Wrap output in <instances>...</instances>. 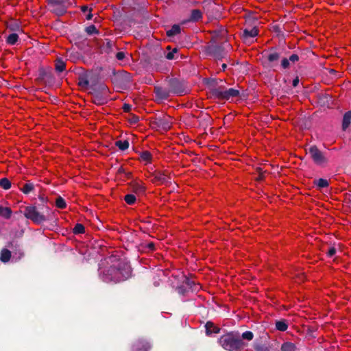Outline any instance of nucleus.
Returning a JSON list of instances; mask_svg holds the SVG:
<instances>
[{
	"mask_svg": "<svg viewBox=\"0 0 351 351\" xmlns=\"http://www.w3.org/2000/svg\"><path fill=\"white\" fill-rule=\"evenodd\" d=\"M110 267L105 271L104 280L119 282L127 279L131 274L130 266L123 260L111 256L108 258Z\"/></svg>",
	"mask_w": 351,
	"mask_h": 351,
	"instance_id": "1",
	"label": "nucleus"
},
{
	"mask_svg": "<svg viewBox=\"0 0 351 351\" xmlns=\"http://www.w3.org/2000/svg\"><path fill=\"white\" fill-rule=\"evenodd\" d=\"M219 344L228 351H240L245 344L232 332L222 335L219 339Z\"/></svg>",
	"mask_w": 351,
	"mask_h": 351,
	"instance_id": "2",
	"label": "nucleus"
},
{
	"mask_svg": "<svg viewBox=\"0 0 351 351\" xmlns=\"http://www.w3.org/2000/svg\"><path fill=\"white\" fill-rule=\"evenodd\" d=\"M212 95L219 100H229L239 97V91L234 88L226 89L223 87H219L212 90Z\"/></svg>",
	"mask_w": 351,
	"mask_h": 351,
	"instance_id": "3",
	"label": "nucleus"
},
{
	"mask_svg": "<svg viewBox=\"0 0 351 351\" xmlns=\"http://www.w3.org/2000/svg\"><path fill=\"white\" fill-rule=\"evenodd\" d=\"M24 215L34 223H40L45 221V216L40 214L35 206H27L24 211Z\"/></svg>",
	"mask_w": 351,
	"mask_h": 351,
	"instance_id": "4",
	"label": "nucleus"
},
{
	"mask_svg": "<svg viewBox=\"0 0 351 351\" xmlns=\"http://www.w3.org/2000/svg\"><path fill=\"white\" fill-rule=\"evenodd\" d=\"M309 154L313 161L318 165L324 163L326 160L323 154L315 146L309 148Z\"/></svg>",
	"mask_w": 351,
	"mask_h": 351,
	"instance_id": "5",
	"label": "nucleus"
},
{
	"mask_svg": "<svg viewBox=\"0 0 351 351\" xmlns=\"http://www.w3.org/2000/svg\"><path fill=\"white\" fill-rule=\"evenodd\" d=\"M151 347L149 343L145 340L136 341L133 346L132 351H149Z\"/></svg>",
	"mask_w": 351,
	"mask_h": 351,
	"instance_id": "6",
	"label": "nucleus"
},
{
	"mask_svg": "<svg viewBox=\"0 0 351 351\" xmlns=\"http://www.w3.org/2000/svg\"><path fill=\"white\" fill-rule=\"evenodd\" d=\"M131 187L136 193H143L145 191V186L141 180H135L132 182Z\"/></svg>",
	"mask_w": 351,
	"mask_h": 351,
	"instance_id": "7",
	"label": "nucleus"
},
{
	"mask_svg": "<svg viewBox=\"0 0 351 351\" xmlns=\"http://www.w3.org/2000/svg\"><path fill=\"white\" fill-rule=\"evenodd\" d=\"M139 159L141 162L147 165L152 162V156L149 152L145 151L141 153Z\"/></svg>",
	"mask_w": 351,
	"mask_h": 351,
	"instance_id": "8",
	"label": "nucleus"
},
{
	"mask_svg": "<svg viewBox=\"0 0 351 351\" xmlns=\"http://www.w3.org/2000/svg\"><path fill=\"white\" fill-rule=\"evenodd\" d=\"M205 327L207 335H210L212 333H218L219 332V328L211 322H208L206 324Z\"/></svg>",
	"mask_w": 351,
	"mask_h": 351,
	"instance_id": "9",
	"label": "nucleus"
},
{
	"mask_svg": "<svg viewBox=\"0 0 351 351\" xmlns=\"http://www.w3.org/2000/svg\"><path fill=\"white\" fill-rule=\"evenodd\" d=\"M202 17V12L199 10L195 9L191 11L189 21H197L199 19H201Z\"/></svg>",
	"mask_w": 351,
	"mask_h": 351,
	"instance_id": "10",
	"label": "nucleus"
},
{
	"mask_svg": "<svg viewBox=\"0 0 351 351\" xmlns=\"http://www.w3.org/2000/svg\"><path fill=\"white\" fill-rule=\"evenodd\" d=\"M11 258V252L8 249H3L1 252L0 260L2 262L6 263L10 261Z\"/></svg>",
	"mask_w": 351,
	"mask_h": 351,
	"instance_id": "11",
	"label": "nucleus"
},
{
	"mask_svg": "<svg viewBox=\"0 0 351 351\" xmlns=\"http://www.w3.org/2000/svg\"><path fill=\"white\" fill-rule=\"evenodd\" d=\"M258 29L256 27H252L251 29H245L244 30L245 37H255L258 35Z\"/></svg>",
	"mask_w": 351,
	"mask_h": 351,
	"instance_id": "12",
	"label": "nucleus"
},
{
	"mask_svg": "<svg viewBox=\"0 0 351 351\" xmlns=\"http://www.w3.org/2000/svg\"><path fill=\"white\" fill-rule=\"evenodd\" d=\"M350 122H351V112H347L343 116V123H342L343 129L346 130L350 125Z\"/></svg>",
	"mask_w": 351,
	"mask_h": 351,
	"instance_id": "13",
	"label": "nucleus"
},
{
	"mask_svg": "<svg viewBox=\"0 0 351 351\" xmlns=\"http://www.w3.org/2000/svg\"><path fill=\"white\" fill-rule=\"evenodd\" d=\"M115 145L121 151H125L129 147V142L127 140L117 141Z\"/></svg>",
	"mask_w": 351,
	"mask_h": 351,
	"instance_id": "14",
	"label": "nucleus"
},
{
	"mask_svg": "<svg viewBox=\"0 0 351 351\" xmlns=\"http://www.w3.org/2000/svg\"><path fill=\"white\" fill-rule=\"evenodd\" d=\"M12 215V210L8 207H3L0 206V215L6 218L9 219L11 217Z\"/></svg>",
	"mask_w": 351,
	"mask_h": 351,
	"instance_id": "15",
	"label": "nucleus"
},
{
	"mask_svg": "<svg viewBox=\"0 0 351 351\" xmlns=\"http://www.w3.org/2000/svg\"><path fill=\"white\" fill-rule=\"evenodd\" d=\"M180 32V27L178 25H174L167 32L168 36H173L178 34Z\"/></svg>",
	"mask_w": 351,
	"mask_h": 351,
	"instance_id": "16",
	"label": "nucleus"
},
{
	"mask_svg": "<svg viewBox=\"0 0 351 351\" xmlns=\"http://www.w3.org/2000/svg\"><path fill=\"white\" fill-rule=\"evenodd\" d=\"M281 350L282 351H295V346L292 343L287 342L282 345Z\"/></svg>",
	"mask_w": 351,
	"mask_h": 351,
	"instance_id": "17",
	"label": "nucleus"
},
{
	"mask_svg": "<svg viewBox=\"0 0 351 351\" xmlns=\"http://www.w3.org/2000/svg\"><path fill=\"white\" fill-rule=\"evenodd\" d=\"M19 36L16 34H10L7 38V43L10 45H14L18 40Z\"/></svg>",
	"mask_w": 351,
	"mask_h": 351,
	"instance_id": "18",
	"label": "nucleus"
},
{
	"mask_svg": "<svg viewBox=\"0 0 351 351\" xmlns=\"http://www.w3.org/2000/svg\"><path fill=\"white\" fill-rule=\"evenodd\" d=\"M55 66L56 70L60 72H62L65 69V63L60 59L56 60Z\"/></svg>",
	"mask_w": 351,
	"mask_h": 351,
	"instance_id": "19",
	"label": "nucleus"
},
{
	"mask_svg": "<svg viewBox=\"0 0 351 351\" xmlns=\"http://www.w3.org/2000/svg\"><path fill=\"white\" fill-rule=\"evenodd\" d=\"M56 206L58 208L64 209L66 207V204L62 197H58L56 200Z\"/></svg>",
	"mask_w": 351,
	"mask_h": 351,
	"instance_id": "20",
	"label": "nucleus"
},
{
	"mask_svg": "<svg viewBox=\"0 0 351 351\" xmlns=\"http://www.w3.org/2000/svg\"><path fill=\"white\" fill-rule=\"evenodd\" d=\"M0 186L3 189L8 190L11 187V182L7 178H3L0 180Z\"/></svg>",
	"mask_w": 351,
	"mask_h": 351,
	"instance_id": "21",
	"label": "nucleus"
},
{
	"mask_svg": "<svg viewBox=\"0 0 351 351\" xmlns=\"http://www.w3.org/2000/svg\"><path fill=\"white\" fill-rule=\"evenodd\" d=\"M276 328L280 331H285L287 329L288 326L285 322L278 321L276 323Z\"/></svg>",
	"mask_w": 351,
	"mask_h": 351,
	"instance_id": "22",
	"label": "nucleus"
},
{
	"mask_svg": "<svg viewBox=\"0 0 351 351\" xmlns=\"http://www.w3.org/2000/svg\"><path fill=\"white\" fill-rule=\"evenodd\" d=\"M85 232L84 226L81 223H77L73 228L75 234H82Z\"/></svg>",
	"mask_w": 351,
	"mask_h": 351,
	"instance_id": "23",
	"label": "nucleus"
},
{
	"mask_svg": "<svg viewBox=\"0 0 351 351\" xmlns=\"http://www.w3.org/2000/svg\"><path fill=\"white\" fill-rule=\"evenodd\" d=\"M124 199L127 204L132 205L135 202L136 197L134 195L128 194L125 196Z\"/></svg>",
	"mask_w": 351,
	"mask_h": 351,
	"instance_id": "24",
	"label": "nucleus"
},
{
	"mask_svg": "<svg viewBox=\"0 0 351 351\" xmlns=\"http://www.w3.org/2000/svg\"><path fill=\"white\" fill-rule=\"evenodd\" d=\"M317 185L320 188L327 187L329 185L328 180L320 178L317 181Z\"/></svg>",
	"mask_w": 351,
	"mask_h": 351,
	"instance_id": "25",
	"label": "nucleus"
},
{
	"mask_svg": "<svg viewBox=\"0 0 351 351\" xmlns=\"http://www.w3.org/2000/svg\"><path fill=\"white\" fill-rule=\"evenodd\" d=\"M34 189V186L32 184H25L23 188L21 189V191L27 194L30 193Z\"/></svg>",
	"mask_w": 351,
	"mask_h": 351,
	"instance_id": "26",
	"label": "nucleus"
},
{
	"mask_svg": "<svg viewBox=\"0 0 351 351\" xmlns=\"http://www.w3.org/2000/svg\"><path fill=\"white\" fill-rule=\"evenodd\" d=\"M241 337L243 339L251 341L254 337V335L251 331H245L242 334Z\"/></svg>",
	"mask_w": 351,
	"mask_h": 351,
	"instance_id": "27",
	"label": "nucleus"
},
{
	"mask_svg": "<svg viewBox=\"0 0 351 351\" xmlns=\"http://www.w3.org/2000/svg\"><path fill=\"white\" fill-rule=\"evenodd\" d=\"M86 32L88 34H93L97 33V30L95 25H90L86 27Z\"/></svg>",
	"mask_w": 351,
	"mask_h": 351,
	"instance_id": "28",
	"label": "nucleus"
},
{
	"mask_svg": "<svg viewBox=\"0 0 351 351\" xmlns=\"http://www.w3.org/2000/svg\"><path fill=\"white\" fill-rule=\"evenodd\" d=\"M278 59V55L276 53H271L268 56V60L270 62H273V61L277 60Z\"/></svg>",
	"mask_w": 351,
	"mask_h": 351,
	"instance_id": "29",
	"label": "nucleus"
},
{
	"mask_svg": "<svg viewBox=\"0 0 351 351\" xmlns=\"http://www.w3.org/2000/svg\"><path fill=\"white\" fill-rule=\"evenodd\" d=\"M116 58L119 60H122L124 59L125 58V53L122 51H120V52H118L117 54H116Z\"/></svg>",
	"mask_w": 351,
	"mask_h": 351,
	"instance_id": "30",
	"label": "nucleus"
},
{
	"mask_svg": "<svg viewBox=\"0 0 351 351\" xmlns=\"http://www.w3.org/2000/svg\"><path fill=\"white\" fill-rule=\"evenodd\" d=\"M289 65V60L285 58L282 60V66L284 67V68H287Z\"/></svg>",
	"mask_w": 351,
	"mask_h": 351,
	"instance_id": "31",
	"label": "nucleus"
},
{
	"mask_svg": "<svg viewBox=\"0 0 351 351\" xmlns=\"http://www.w3.org/2000/svg\"><path fill=\"white\" fill-rule=\"evenodd\" d=\"M124 112H130L131 110V106L130 104H125L123 106Z\"/></svg>",
	"mask_w": 351,
	"mask_h": 351,
	"instance_id": "32",
	"label": "nucleus"
},
{
	"mask_svg": "<svg viewBox=\"0 0 351 351\" xmlns=\"http://www.w3.org/2000/svg\"><path fill=\"white\" fill-rule=\"evenodd\" d=\"M289 60L292 61V62H296L298 60V56L295 54H293L290 56L289 58Z\"/></svg>",
	"mask_w": 351,
	"mask_h": 351,
	"instance_id": "33",
	"label": "nucleus"
},
{
	"mask_svg": "<svg viewBox=\"0 0 351 351\" xmlns=\"http://www.w3.org/2000/svg\"><path fill=\"white\" fill-rule=\"evenodd\" d=\"M336 252V250L334 247L330 248V250L328 252V255L329 256H332Z\"/></svg>",
	"mask_w": 351,
	"mask_h": 351,
	"instance_id": "34",
	"label": "nucleus"
},
{
	"mask_svg": "<svg viewBox=\"0 0 351 351\" xmlns=\"http://www.w3.org/2000/svg\"><path fill=\"white\" fill-rule=\"evenodd\" d=\"M166 57L169 60H172L173 58V53H168Z\"/></svg>",
	"mask_w": 351,
	"mask_h": 351,
	"instance_id": "35",
	"label": "nucleus"
},
{
	"mask_svg": "<svg viewBox=\"0 0 351 351\" xmlns=\"http://www.w3.org/2000/svg\"><path fill=\"white\" fill-rule=\"evenodd\" d=\"M298 83H299V80H298V78H296V79H295V80L293 81V86L294 87H295V86H298Z\"/></svg>",
	"mask_w": 351,
	"mask_h": 351,
	"instance_id": "36",
	"label": "nucleus"
},
{
	"mask_svg": "<svg viewBox=\"0 0 351 351\" xmlns=\"http://www.w3.org/2000/svg\"><path fill=\"white\" fill-rule=\"evenodd\" d=\"M86 10H88V7L87 6H82V11L85 12Z\"/></svg>",
	"mask_w": 351,
	"mask_h": 351,
	"instance_id": "37",
	"label": "nucleus"
},
{
	"mask_svg": "<svg viewBox=\"0 0 351 351\" xmlns=\"http://www.w3.org/2000/svg\"><path fill=\"white\" fill-rule=\"evenodd\" d=\"M92 16H93V15H92L91 14H89L87 16L86 19H87L88 20H90V19H92Z\"/></svg>",
	"mask_w": 351,
	"mask_h": 351,
	"instance_id": "38",
	"label": "nucleus"
},
{
	"mask_svg": "<svg viewBox=\"0 0 351 351\" xmlns=\"http://www.w3.org/2000/svg\"><path fill=\"white\" fill-rule=\"evenodd\" d=\"M149 247H154V245L152 243L149 244Z\"/></svg>",
	"mask_w": 351,
	"mask_h": 351,
	"instance_id": "39",
	"label": "nucleus"
},
{
	"mask_svg": "<svg viewBox=\"0 0 351 351\" xmlns=\"http://www.w3.org/2000/svg\"><path fill=\"white\" fill-rule=\"evenodd\" d=\"M226 64H223V68L224 69V68H226Z\"/></svg>",
	"mask_w": 351,
	"mask_h": 351,
	"instance_id": "40",
	"label": "nucleus"
}]
</instances>
